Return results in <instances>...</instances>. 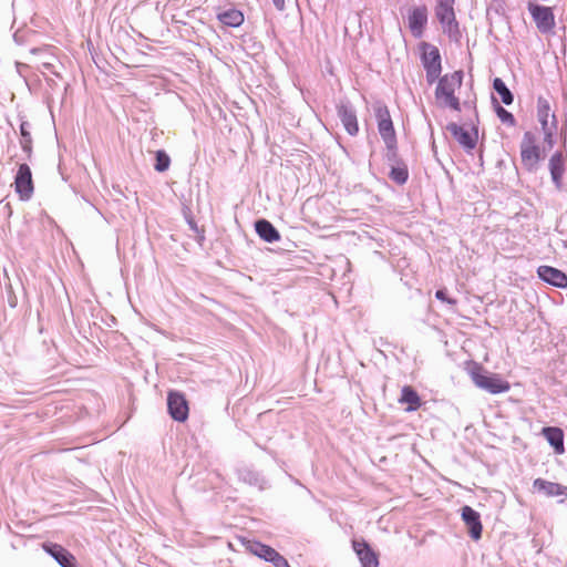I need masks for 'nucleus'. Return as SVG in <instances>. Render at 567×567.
Returning a JSON list of instances; mask_svg holds the SVG:
<instances>
[{
    "instance_id": "obj_36",
    "label": "nucleus",
    "mask_w": 567,
    "mask_h": 567,
    "mask_svg": "<svg viewBox=\"0 0 567 567\" xmlns=\"http://www.w3.org/2000/svg\"><path fill=\"white\" fill-rule=\"evenodd\" d=\"M188 225L190 227L192 230H194L195 233L199 234V229L197 227V224L193 220V219H188Z\"/></svg>"
},
{
    "instance_id": "obj_28",
    "label": "nucleus",
    "mask_w": 567,
    "mask_h": 567,
    "mask_svg": "<svg viewBox=\"0 0 567 567\" xmlns=\"http://www.w3.org/2000/svg\"><path fill=\"white\" fill-rule=\"evenodd\" d=\"M549 111H550V107H549L548 102L545 99L539 97L538 103H537V115H538V121L542 124L543 130H546V127H549L548 126Z\"/></svg>"
},
{
    "instance_id": "obj_4",
    "label": "nucleus",
    "mask_w": 567,
    "mask_h": 567,
    "mask_svg": "<svg viewBox=\"0 0 567 567\" xmlns=\"http://www.w3.org/2000/svg\"><path fill=\"white\" fill-rule=\"evenodd\" d=\"M453 6L454 0H437L435 16L440 21L444 33H447L450 38H457L460 35V30Z\"/></svg>"
},
{
    "instance_id": "obj_32",
    "label": "nucleus",
    "mask_w": 567,
    "mask_h": 567,
    "mask_svg": "<svg viewBox=\"0 0 567 567\" xmlns=\"http://www.w3.org/2000/svg\"><path fill=\"white\" fill-rule=\"evenodd\" d=\"M435 298L439 299L440 301L446 302L451 306H455L457 303L456 299L450 298L447 296V291L445 288L436 290Z\"/></svg>"
},
{
    "instance_id": "obj_13",
    "label": "nucleus",
    "mask_w": 567,
    "mask_h": 567,
    "mask_svg": "<svg viewBox=\"0 0 567 567\" xmlns=\"http://www.w3.org/2000/svg\"><path fill=\"white\" fill-rule=\"evenodd\" d=\"M427 23V9L425 6L413 8L409 13V28L415 39H421Z\"/></svg>"
},
{
    "instance_id": "obj_14",
    "label": "nucleus",
    "mask_w": 567,
    "mask_h": 567,
    "mask_svg": "<svg viewBox=\"0 0 567 567\" xmlns=\"http://www.w3.org/2000/svg\"><path fill=\"white\" fill-rule=\"evenodd\" d=\"M538 277L557 288H566L567 287V276L561 270L550 267V266H539L537 269Z\"/></svg>"
},
{
    "instance_id": "obj_19",
    "label": "nucleus",
    "mask_w": 567,
    "mask_h": 567,
    "mask_svg": "<svg viewBox=\"0 0 567 567\" xmlns=\"http://www.w3.org/2000/svg\"><path fill=\"white\" fill-rule=\"evenodd\" d=\"M549 171L551 181L557 189H561V177L565 172V161L560 152H556L549 159Z\"/></svg>"
},
{
    "instance_id": "obj_1",
    "label": "nucleus",
    "mask_w": 567,
    "mask_h": 567,
    "mask_svg": "<svg viewBox=\"0 0 567 567\" xmlns=\"http://www.w3.org/2000/svg\"><path fill=\"white\" fill-rule=\"evenodd\" d=\"M463 72L455 71L451 74H445L437 79V86L435 89V97L443 101L444 106H449L454 111L461 110L460 100L455 96L454 92L462 85Z\"/></svg>"
},
{
    "instance_id": "obj_18",
    "label": "nucleus",
    "mask_w": 567,
    "mask_h": 567,
    "mask_svg": "<svg viewBox=\"0 0 567 567\" xmlns=\"http://www.w3.org/2000/svg\"><path fill=\"white\" fill-rule=\"evenodd\" d=\"M542 433L549 445L554 449L555 453L563 454L565 452L564 432L561 429L556 426H546L542 430Z\"/></svg>"
},
{
    "instance_id": "obj_27",
    "label": "nucleus",
    "mask_w": 567,
    "mask_h": 567,
    "mask_svg": "<svg viewBox=\"0 0 567 567\" xmlns=\"http://www.w3.org/2000/svg\"><path fill=\"white\" fill-rule=\"evenodd\" d=\"M20 135L21 148L30 156L32 151V137L30 133V124L28 122H22L20 124Z\"/></svg>"
},
{
    "instance_id": "obj_2",
    "label": "nucleus",
    "mask_w": 567,
    "mask_h": 567,
    "mask_svg": "<svg viewBox=\"0 0 567 567\" xmlns=\"http://www.w3.org/2000/svg\"><path fill=\"white\" fill-rule=\"evenodd\" d=\"M468 372L473 383L491 394L507 392L511 388L506 380L498 374L485 371L478 363H474Z\"/></svg>"
},
{
    "instance_id": "obj_31",
    "label": "nucleus",
    "mask_w": 567,
    "mask_h": 567,
    "mask_svg": "<svg viewBox=\"0 0 567 567\" xmlns=\"http://www.w3.org/2000/svg\"><path fill=\"white\" fill-rule=\"evenodd\" d=\"M385 148H386L385 158L391 164V166L403 163L400 159L399 154H398V142L393 143V144H391V143L385 144Z\"/></svg>"
},
{
    "instance_id": "obj_5",
    "label": "nucleus",
    "mask_w": 567,
    "mask_h": 567,
    "mask_svg": "<svg viewBox=\"0 0 567 567\" xmlns=\"http://www.w3.org/2000/svg\"><path fill=\"white\" fill-rule=\"evenodd\" d=\"M520 157L525 168L529 172L536 169L540 159V151L536 137L532 132H525L520 143Z\"/></svg>"
},
{
    "instance_id": "obj_33",
    "label": "nucleus",
    "mask_w": 567,
    "mask_h": 567,
    "mask_svg": "<svg viewBox=\"0 0 567 567\" xmlns=\"http://www.w3.org/2000/svg\"><path fill=\"white\" fill-rule=\"evenodd\" d=\"M545 134V142L548 143V145L551 147L554 144V131L553 127H546V130H543Z\"/></svg>"
},
{
    "instance_id": "obj_8",
    "label": "nucleus",
    "mask_w": 567,
    "mask_h": 567,
    "mask_svg": "<svg viewBox=\"0 0 567 567\" xmlns=\"http://www.w3.org/2000/svg\"><path fill=\"white\" fill-rule=\"evenodd\" d=\"M337 114L347 133L355 136L359 133V124L354 106L347 100L340 101L337 104Z\"/></svg>"
},
{
    "instance_id": "obj_10",
    "label": "nucleus",
    "mask_w": 567,
    "mask_h": 567,
    "mask_svg": "<svg viewBox=\"0 0 567 567\" xmlns=\"http://www.w3.org/2000/svg\"><path fill=\"white\" fill-rule=\"evenodd\" d=\"M528 10L542 33H548L555 27V17L551 8L530 3Z\"/></svg>"
},
{
    "instance_id": "obj_38",
    "label": "nucleus",
    "mask_w": 567,
    "mask_h": 567,
    "mask_svg": "<svg viewBox=\"0 0 567 567\" xmlns=\"http://www.w3.org/2000/svg\"><path fill=\"white\" fill-rule=\"evenodd\" d=\"M43 66H44L45 69H50L51 64H50V63H43Z\"/></svg>"
},
{
    "instance_id": "obj_6",
    "label": "nucleus",
    "mask_w": 567,
    "mask_h": 567,
    "mask_svg": "<svg viewBox=\"0 0 567 567\" xmlns=\"http://www.w3.org/2000/svg\"><path fill=\"white\" fill-rule=\"evenodd\" d=\"M14 189L20 199L29 200L34 190L31 168L28 164H20L14 177Z\"/></svg>"
},
{
    "instance_id": "obj_30",
    "label": "nucleus",
    "mask_w": 567,
    "mask_h": 567,
    "mask_svg": "<svg viewBox=\"0 0 567 567\" xmlns=\"http://www.w3.org/2000/svg\"><path fill=\"white\" fill-rule=\"evenodd\" d=\"M493 101H494V103L496 104V106H495V111H496V114H497L498 118H499L503 123H505V124H507V125H511V126L515 125L516 121H515L514 115H513L511 112H508L507 110H505L503 106H501V105L497 103V101H496V100H493Z\"/></svg>"
},
{
    "instance_id": "obj_34",
    "label": "nucleus",
    "mask_w": 567,
    "mask_h": 567,
    "mask_svg": "<svg viewBox=\"0 0 567 567\" xmlns=\"http://www.w3.org/2000/svg\"><path fill=\"white\" fill-rule=\"evenodd\" d=\"M272 565L275 567H290L288 560L281 556L280 554L278 555V557L274 560Z\"/></svg>"
},
{
    "instance_id": "obj_26",
    "label": "nucleus",
    "mask_w": 567,
    "mask_h": 567,
    "mask_svg": "<svg viewBox=\"0 0 567 567\" xmlns=\"http://www.w3.org/2000/svg\"><path fill=\"white\" fill-rule=\"evenodd\" d=\"M389 177L398 185H403L409 178L408 166L404 163L392 165Z\"/></svg>"
},
{
    "instance_id": "obj_35",
    "label": "nucleus",
    "mask_w": 567,
    "mask_h": 567,
    "mask_svg": "<svg viewBox=\"0 0 567 567\" xmlns=\"http://www.w3.org/2000/svg\"><path fill=\"white\" fill-rule=\"evenodd\" d=\"M272 2L278 10L285 9V0H272Z\"/></svg>"
},
{
    "instance_id": "obj_7",
    "label": "nucleus",
    "mask_w": 567,
    "mask_h": 567,
    "mask_svg": "<svg viewBox=\"0 0 567 567\" xmlns=\"http://www.w3.org/2000/svg\"><path fill=\"white\" fill-rule=\"evenodd\" d=\"M375 117L378 121V131L384 144L396 143V135L389 109L385 105L379 104L375 107Z\"/></svg>"
},
{
    "instance_id": "obj_23",
    "label": "nucleus",
    "mask_w": 567,
    "mask_h": 567,
    "mask_svg": "<svg viewBox=\"0 0 567 567\" xmlns=\"http://www.w3.org/2000/svg\"><path fill=\"white\" fill-rule=\"evenodd\" d=\"M400 402L409 405L406 408L409 412L416 411L421 406V399L417 392L410 385L402 388Z\"/></svg>"
},
{
    "instance_id": "obj_25",
    "label": "nucleus",
    "mask_w": 567,
    "mask_h": 567,
    "mask_svg": "<svg viewBox=\"0 0 567 567\" xmlns=\"http://www.w3.org/2000/svg\"><path fill=\"white\" fill-rule=\"evenodd\" d=\"M493 89L501 96V100L505 105H511L514 102L513 93L511 92V90L507 87V85L505 84V82L502 79H499V78L494 79Z\"/></svg>"
},
{
    "instance_id": "obj_16",
    "label": "nucleus",
    "mask_w": 567,
    "mask_h": 567,
    "mask_svg": "<svg viewBox=\"0 0 567 567\" xmlns=\"http://www.w3.org/2000/svg\"><path fill=\"white\" fill-rule=\"evenodd\" d=\"M43 549L48 553L61 567H71L75 563V557L64 547L55 543L43 544Z\"/></svg>"
},
{
    "instance_id": "obj_21",
    "label": "nucleus",
    "mask_w": 567,
    "mask_h": 567,
    "mask_svg": "<svg viewBox=\"0 0 567 567\" xmlns=\"http://www.w3.org/2000/svg\"><path fill=\"white\" fill-rule=\"evenodd\" d=\"M255 229L258 236L267 243H275L280 239L279 231L267 219H258L255 223Z\"/></svg>"
},
{
    "instance_id": "obj_15",
    "label": "nucleus",
    "mask_w": 567,
    "mask_h": 567,
    "mask_svg": "<svg viewBox=\"0 0 567 567\" xmlns=\"http://www.w3.org/2000/svg\"><path fill=\"white\" fill-rule=\"evenodd\" d=\"M237 475L240 482L257 487L259 491H264L268 487V481L265 476L251 467L244 466L238 468Z\"/></svg>"
},
{
    "instance_id": "obj_3",
    "label": "nucleus",
    "mask_w": 567,
    "mask_h": 567,
    "mask_svg": "<svg viewBox=\"0 0 567 567\" xmlns=\"http://www.w3.org/2000/svg\"><path fill=\"white\" fill-rule=\"evenodd\" d=\"M421 61L426 72V81L429 84H433L442 72L440 51L435 45L426 42L421 43Z\"/></svg>"
},
{
    "instance_id": "obj_17",
    "label": "nucleus",
    "mask_w": 567,
    "mask_h": 567,
    "mask_svg": "<svg viewBox=\"0 0 567 567\" xmlns=\"http://www.w3.org/2000/svg\"><path fill=\"white\" fill-rule=\"evenodd\" d=\"M353 549L358 555L362 567H378L379 559L378 555L372 548L364 542L353 540Z\"/></svg>"
},
{
    "instance_id": "obj_24",
    "label": "nucleus",
    "mask_w": 567,
    "mask_h": 567,
    "mask_svg": "<svg viewBox=\"0 0 567 567\" xmlns=\"http://www.w3.org/2000/svg\"><path fill=\"white\" fill-rule=\"evenodd\" d=\"M218 20L227 27H239L244 22V14L236 9H229L218 14Z\"/></svg>"
},
{
    "instance_id": "obj_22",
    "label": "nucleus",
    "mask_w": 567,
    "mask_h": 567,
    "mask_svg": "<svg viewBox=\"0 0 567 567\" xmlns=\"http://www.w3.org/2000/svg\"><path fill=\"white\" fill-rule=\"evenodd\" d=\"M249 550L258 556L259 558L265 559L266 561L274 563V560L278 557L279 553L272 547L265 545L259 542H252L249 545Z\"/></svg>"
},
{
    "instance_id": "obj_37",
    "label": "nucleus",
    "mask_w": 567,
    "mask_h": 567,
    "mask_svg": "<svg viewBox=\"0 0 567 567\" xmlns=\"http://www.w3.org/2000/svg\"><path fill=\"white\" fill-rule=\"evenodd\" d=\"M13 38H14L16 42H19V34H18V32L14 33Z\"/></svg>"
},
{
    "instance_id": "obj_11",
    "label": "nucleus",
    "mask_w": 567,
    "mask_h": 567,
    "mask_svg": "<svg viewBox=\"0 0 567 567\" xmlns=\"http://www.w3.org/2000/svg\"><path fill=\"white\" fill-rule=\"evenodd\" d=\"M446 130L452 134V136L466 152H471L472 150L475 148L477 143L476 130H474V132L471 133L456 123H449L446 125Z\"/></svg>"
},
{
    "instance_id": "obj_20",
    "label": "nucleus",
    "mask_w": 567,
    "mask_h": 567,
    "mask_svg": "<svg viewBox=\"0 0 567 567\" xmlns=\"http://www.w3.org/2000/svg\"><path fill=\"white\" fill-rule=\"evenodd\" d=\"M533 487L547 496H567V486L548 482L543 478H536L533 483Z\"/></svg>"
},
{
    "instance_id": "obj_29",
    "label": "nucleus",
    "mask_w": 567,
    "mask_h": 567,
    "mask_svg": "<svg viewBox=\"0 0 567 567\" xmlns=\"http://www.w3.org/2000/svg\"><path fill=\"white\" fill-rule=\"evenodd\" d=\"M169 165L171 158L168 154L163 150L157 151L155 154V171L159 173L166 172L169 168Z\"/></svg>"
},
{
    "instance_id": "obj_9",
    "label": "nucleus",
    "mask_w": 567,
    "mask_h": 567,
    "mask_svg": "<svg viewBox=\"0 0 567 567\" xmlns=\"http://www.w3.org/2000/svg\"><path fill=\"white\" fill-rule=\"evenodd\" d=\"M167 410L173 420L177 422L186 421L189 409L185 395L177 391H171L167 395Z\"/></svg>"
},
{
    "instance_id": "obj_12",
    "label": "nucleus",
    "mask_w": 567,
    "mask_h": 567,
    "mask_svg": "<svg viewBox=\"0 0 567 567\" xmlns=\"http://www.w3.org/2000/svg\"><path fill=\"white\" fill-rule=\"evenodd\" d=\"M461 516L467 527L471 538L478 540L482 537L483 530L480 513L471 506L465 505L461 508Z\"/></svg>"
}]
</instances>
